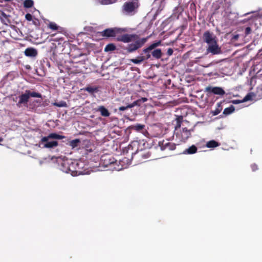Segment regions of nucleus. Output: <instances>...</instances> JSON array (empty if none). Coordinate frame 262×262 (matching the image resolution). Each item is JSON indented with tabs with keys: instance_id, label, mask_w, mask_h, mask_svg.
<instances>
[{
	"instance_id": "f8f14e48",
	"label": "nucleus",
	"mask_w": 262,
	"mask_h": 262,
	"mask_svg": "<svg viewBox=\"0 0 262 262\" xmlns=\"http://www.w3.org/2000/svg\"><path fill=\"white\" fill-rule=\"evenodd\" d=\"M101 163L104 167H107L109 165L114 164L116 162L114 158L110 155H104L101 156L100 159Z\"/></svg>"
},
{
	"instance_id": "e433bc0d",
	"label": "nucleus",
	"mask_w": 262,
	"mask_h": 262,
	"mask_svg": "<svg viewBox=\"0 0 262 262\" xmlns=\"http://www.w3.org/2000/svg\"><path fill=\"white\" fill-rule=\"evenodd\" d=\"M252 30L251 28L249 27H247L246 28L245 30V36H247L251 33Z\"/></svg>"
},
{
	"instance_id": "423d86ee",
	"label": "nucleus",
	"mask_w": 262,
	"mask_h": 262,
	"mask_svg": "<svg viewBox=\"0 0 262 262\" xmlns=\"http://www.w3.org/2000/svg\"><path fill=\"white\" fill-rule=\"evenodd\" d=\"M139 6L138 0H133L124 3L122 7V10L123 13L132 14L138 9Z\"/></svg>"
},
{
	"instance_id": "a19ab883",
	"label": "nucleus",
	"mask_w": 262,
	"mask_h": 262,
	"mask_svg": "<svg viewBox=\"0 0 262 262\" xmlns=\"http://www.w3.org/2000/svg\"><path fill=\"white\" fill-rule=\"evenodd\" d=\"M183 118L182 116H178L176 119L177 123H181L183 121Z\"/></svg>"
},
{
	"instance_id": "f704fd0d",
	"label": "nucleus",
	"mask_w": 262,
	"mask_h": 262,
	"mask_svg": "<svg viewBox=\"0 0 262 262\" xmlns=\"http://www.w3.org/2000/svg\"><path fill=\"white\" fill-rule=\"evenodd\" d=\"M132 107H133V105H132L131 104H128L126 106H120V107H119L118 110L120 111H124L127 110V108H132Z\"/></svg>"
},
{
	"instance_id": "2f4dec72",
	"label": "nucleus",
	"mask_w": 262,
	"mask_h": 262,
	"mask_svg": "<svg viewBox=\"0 0 262 262\" xmlns=\"http://www.w3.org/2000/svg\"><path fill=\"white\" fill-rule=\"evenodd\" d=\"M1 18L2 22H3L6 25H7L8 23H10V20L8 19V16L4 12H2Z\"/></svg>"
},
{
	"instance_id": "7ed1b4c3",
	"label": "nucleus",
	"mask_w": 262,
	"mask_h": 262,
	"mask_svg": "<svg viewBox=\"0 0 262 262\" xmlns=\"http://www.w3.org/2000/svg\"><path fill=\"white\" fill-rule=\"evenodd\" d=\"M41 98V94L36 92H31L30 90H26L24 93H22L18 96V101L16 103V106L18 107L22 106L28 107V103L30 97Z\"/></svg>"
},
{
	"instance_id": "1a4fd4ad",
	"label": "nucleus",
	"mask_w": 262,
	"mask_h": 262,
	"mask_svg": "<svg viewBox=\"0 0 262 262\" xmlns=\"http://www.w3.org/2000/svg\"><path fill=\"white\" fill-rule=\"evenodd\" d=\"M177 145L168 141L162 140L158 143V147L161 151L174 150L176 148Z\"/></svg>"
},
{
	"instance_id": "393cba45",
	"label": "nucleus",
	"mask_w": 262,
	"mask_h": 262,
	"mask_svg": "<svg viewBox=\"0 0 262 262\" xmlns=\"http://www.w3.org/2000/svg\"><path fill=\"white\" fill-rule=\"evenodd\" d=\"M222 102H220L217 103V106L215 110L212 112V114L213 116H216L221 113L222 110Z\"/></svg>"
},
{
	"instance_id": "72a5a7b5",
	"label": "nucleus",
	"mask_w": 262,
	"mask_h": 262,
	"mask_svg": "<svg viewBox=\"0 0 262 262\" xmlns=\"http://www.w3.org/2000/svg\"><path fill=\"white\" fill-rule=\"evenodd\" d=\"M48 27L53 30H57L59 28V26H58L56 24L53 22L49 23Z\"/></svg>"
},
{
	"instance_id": "4468645a",
	"label": "nucleus",
	"mask_w": 262,
	"mask_h": 262,
	"mask_svg": "<svg viewBox=\"0 0 262 262\" xmlns=\"http://www.w3.org/2000/svg\"><path fill=\"white\" fill-rule=\"evenodd\" d=\"M205 91L209 93H212L215 95H224L225 94V91L221 87H211L207 86L205 89Z\"/></svg>"
},
{
	"instance_id": "8fccbe9b",
	"label": "nucleus",
	"mask_w": 262,
	"mask_h": 262,
	"mask_svg": "<svg viewBox=\"0 0 262 262\" xmlns=\"http://www.w3.org/2000/svg\"><path fill=\"white\" fill-rule=\"evenodd\" d=\"M36 102L37 103L39 102V101H38V100H36Z\"/></svg>"
},
{
	"instance_id": "37998d69",
	"label": "nucleus",
	"mask_w": 262,
	"mask_h": 262,
	"mask_svg": "<svg viewBox=\"0 0 262 262\" xmlns=\"http://www.w3.org/2000/svg\"><path fill=\"white\" fill-rule=\"evenodd\" d=\"M232 102L233 103V104H239L241 102H243L242 101H241L239 100H232Z\"/></svg>"
},
{
	"instance_id": "412c9836",
	"label": "nucleus",
	"mask_w": 262,
	"mask_h": 262,
	"mask_svg": "<svg viewBox=\"0 0 262 262\" xmlns=\"http://www.w3.org/2000/svg\"><path fill=\"white\" fill-rule=\"evenodd\" d=\"M198 151V148L195 145H192L188 148L185 149L182 152L184 155H193Z\"/></svg>"
},
{
	"instance_id": "4be33fe9",
	"label": "nucleus",
	"mask_w": 262,
	"mask_h": 262,
	"mask_svg": "<svg viewBox=\"0 0 262 262\" xmlns=\"http://www.w3.org/2000/svg\"><path fill=\"white\" fill-rule=\"evenodd\" d=\"M152 57L156 59H160L162 55L161 50L160 49H155L151 52Z\"/></svg>"
},
{
	"instance_id": "ea45409f",
	"label": "nucleus",
	"mask_w": 262,
	"mask_h": 262,
	"mask_svg": "<svg viewBox=\"0 0 262 262\" xmlns=\"http://www.w3.org/2000/svg\"><path fill=\"white\" fill-rule=\"evenodd\" d=\"M251 167L252 171H255L258 169V166L256 164H252L251 165Z\"/></svg>"
},
{
	"instance_id": "f03ea898",
	"label": "nucleus",
	"mask_w": 262,
	"mask_h": 262,
	"mask_svg": "<svg viewBox=\"0 0 262 262\" xmlns=\"http://www.w3.org/2000/svg\"><path fill=\"white\" fill-rule=\"evenodd\" d=\"M64 138H66V137L64 136L57 134L55 133H52L49 134L47 136L42 137L40 140V143L43 144V147L45 148H53L58 145V142L57 141H51L50 140H60Z\"/></svg>"
},
{
	"instance_id": "a211bd4d",
	"label": "nucleus",
	"mask_w": 262,
	"mask_h": 262,
	"mask_svg": "<svg viewBox=\"0 0 262 262\" xmlns=\"http://www.w3.org/2000/svg\"><path fill=\"white\" fill-rule=\"evenodd\" d=\"M63 39H65V37L63 36L58 33H54L50 36V41H53V42L57 41H62Z\"/></svg>"
},
{
	"instance_id": "7c9ffc66",
	"label": "nucleus",
	"mask_w": 262,
	"mask_h": 262,
	"mask_svg": "<svg viewBox=\"0 0 262 262\" xmlns=\"http://www.w3.org/2000/svg\"><path fill=\"white\" fill-rule=\"evenodd\" d=\"M34 4V2L32 0H25L24 3V6L26 8H31Z\"/></svg>"
},
{
	"instance_id": "2eb2a0df",
	"label": "nucleus",
	"mask_w": 262,
	"mask_h": 262,
	"mask_svg": "<svg viewBox=\"0 0 262 262\" xmlns=\"http://www.w3.org/2000/svg\"><path fill=\"white\" fill-rule=\"evenodd\" d=\"M24 54L25 56L29 57H35L37 54L38 52L36 49L34 48L30 47L27 48L24 51Z\"/></svg>"
},
{
	"instance_id": "5701e85b",
	"label": "nucleus",
	"mask_w": 262,
	"mask_h": 262,
	"mask_svg": "<svg viewBox=\"0 0 262 262\" xmlns=\"http://www.w3.org/2000/svg\"><path fill=\"white\" fill-rule=\"evenodd\" d=\"M147 101V99L146 98L142 97L133 102L132 103H131V105H133V107L137 105L140 106L142 103L145 102Z\"/></svg>"
},
{
	"instance_id": "a878e982",
	"label": "nucleus",
	"mask_w": 262,
	"mask_h": 262,
	"mask_svg": "<svg viewBox=\"0 0 262 262\" xmlns=\"http://www.w3.org/2000/svg\"><path fill=\"white\" fill-rule=\"evenodd\" d=\"M80 143V140L79 139H76L71 141H69L68 144L73 148L76 147Z\"/></svg>"
},
{
	"instance_id": "58836bf2",
	"label": "nucleus",
	"mask_w": 262,
	"mask_h": 262,
	"mask_svg": "<svg viewBox=\"0 0 262 262\" xmlns=\"http://www.w3.org/2000/svg\"><path fill=\"white\" fill-rule=\"evenodd\" d=\"M25 18L28 21L32 20L33 19L32 15L30 13L26 14L25 15Z\"/></svg>"
},
{
	"instance_id": "a18cd8bd",
	"label": "nucleus",
	"mask_w": 262,
	"mask_h": 262,
	"mask_svg": "<svg viewBox=\"0 0 262 262\" xmlns=\"http://www.w3.org/2000/svg\"><path fill=\"white\" fill-rule=\"evenodd\" d=\"M18 99V97H16L15 98H13V101L15 102H17L18 101H17V100Z\"/></svg>"
},
{
	"instance_id": "ddd939ff",
	"label": "nucleus",
	"mask_w": 262,
	"mask_h": 262,
	"mask_svg": "<svg viewBox=\"0 0 262 262\" xmlns=\"http://www.w3.org/2000/svg\"><path fill=\"white\" fill-rule=\"evenodd\" d=\"M69 43L68 41L63 39L62 41H57L52 43L51 49H54V53L58 51V49H61L62 51L63 50V47L67 45H69Z\"/></svg>"
},
{
	"instance_id": "4c0bfd02",
	"label": "nucleus",
	"mask_w": 262,
	"mask_h": 262,
	"mask_svg": "<svg viewBox=\"0 0 262 262\" xmlns=\"http://www.w3.org/2000/svg\"><path fill=\"white\" fill-rule=\"evenodd\" d=\"M252 98V96L250 94H247L245 97L243 99V100H242V102H246V101H247L248 100H251Z\"/></svg>"
},
{
	"instance_id": "49530a36",
	"label": "nucleus",
	"mask_w": 262,
	"mask_h": 262,
	"mask_svg": "<svg viewBox=\"0 0 262 262\" xmlns=\"http://www.w3.org/2000/svg\"><path fill=\"white\" fill-rule=\"evenodd\" d=\"M100 3L103 4V5H106V4H107L108 3H106V2H103V1L102 0Z\"/></svg>"
},
{
	"instance_id": "de8ad7c7",
	"label": "nucleus",
	"mask_w": 262,
	"mask_h": 262,
	"mask_svg": "<svg viewBox=\"0 0 262 262\" xmlns=\"http://www.w3.org/2000/svg\"><path fill=\"white\" fill-rule=\"evenodd\" d=\"M3 141V138H0V142H2Z\"/></svg>"
},
{
	"instance_id": "c9c22d12",
	"label": "nucleus",
	"mask_w": 262,
	"mask_h": 262,
	"mask_svg": "<svg viewBox=\"0 0 262 262\" xmlns=\"http://www.w3.org/2000/svg\"><path fill=\"white\" fill-rule=\"evenodd\" d=\"M32 24L36 27H39L40 26V21L37 18H33L32 19Z\"/></svg>"
},
{
	"instance_id": "b1692460",
	"label": "nucleus",
	"mask_w": 262,
	"mask_h": 262,
	"mask_svg": "<svg viewBox=\"0 0 262 262\" xmlns=\"http://www.w3.org/2000/svg\"><path fill=\"white\" fill-rule=\"evenodd\" d=\"M220 145V143L215 140H210L207 142L206 147L208 148H215Z\"/></svg>"
},
{
	"instance_id": "f3484780",
	"label": "nucleus",
	"mask_w": 262,
	"mask_h": 262,
	"mask_svg": "<svg viewBox=\"0 0 262 262\" xmlns=\"http://www.w3.org/2000/svg\"><path fill=\"white\" fill-rule=\"evenodd\" d=\"M181 140L185 142L191 136L190 130L186 127L183 128L181 133Z\"/></svg>"
},
{
	"instance_id": "6e6552de",
	"label": "nucleus",
	"mask_w": 262,
	"mask_h": 262,
	"mask_svg": "<svg viewBox=\"0 0 262 262\" xmlns=\"http://www.w3.org/2000/svg\"><path fill=\"white\" fill-rule=\"evenodd\" d=\"M147 39L143 38L138 39L134 43L129 44L126 48V50L129 53L135 52L142 47L146 41Z\"/></svg>"
},
{
	"instance_id": "473e14b6",
	"label": "nucleus",
	"mask_w": 262,
	"mask_h": 262,
	"mask_svg": "<svg viewBox=\"0 0 262 262\" xmlns=\"http://www.w3.org/2000/svg\"><path fill=\"white\" fill-rule=\"evenodd\" d=\"M53 105L54 106H56L57 107H67V103L65 101H61L59 102H54L53 103Z\"/></svg>"
},
{
	"instance_id": "20e7f679",
	"label": "nucleus",
	"mask_w": 262,
	"mask_h": 262,
	"mask_svg": "<svg viewBox=\"0 0 262 262\" xmlns=\"http://www.w3.org/2000/svg\"><path fill=\"white\" fill-rule=\"evenodd\" d=\"M127 31L126 28H111L104 30L103 31L99 32L102 37H117L119 34H121L122 32Z\"/></svg>"
},
{
	"instance_id": "aec40b11",
	"label": "nucleus",
	"mask_w": 262,
	"mask_h": 262,
	"mask_svg": "<svg viewBox=\"0 0 262 262\" xmlns=\"http://www.w3.org/2000/svg\"><path fill=\"white\" fill-rule=\"evenodd\" d=\"M70 159L63 160L61 163L60 169L65 173H69V161Z\"/></svg>"
},
{
	"instance_id": "dca6fc26",
	"label": "nucleus",
	"mask_w": 262,
	"mask_h": 262,
	"mask_svg": "<svg viewBox=\"0 0 262 262\" xmlns=\"http://www.w3.org/2000/svg\"><path fill=\"white\" fill-rule=\"evenodd\" d=\"M96 112H99L101 115L103 117H109L111 113L103 105L99 106L95 108Z\"/></svg>"
},
{
	"instance_id": "c85d7f7f",
	"label": "nucleus",
	"mask_w": 262,
	"mask_h": 262,
	"mask_svg": "<svg viewBox=\"0 0 262 262\" xmlns=\"http://www.w3.org/2000/svg\"><path fill=\"white\" fill-rule=\"evenodd\" d=\"M130 61L135 64H140L144 61L143 57L142 56H138L136 58L130 59Z\"/></svg>"
},
{
	"instance_id": "9d476101",
	"label": "nucleus",
	"mask_w": 262,
	"mask_h": 262,
	"mask_svg": "<svg viewBox=\"0 0 262 262\" xmlns=\"http://www.w3.org/2000/svg\"><path fill=\"white\" fill-rule=\"evenodd\" d=\"M138 38V36L136 34H125L122 35L118 36L116 40L118 41H121L124 43H128Z\"/></svg>"
},
{
	"instance_id": "c756f323",
	"label": "nucleus",
	"mask_w": 262,
	"mask_h": 262,
	"mask_svg": "<svg viewBox=\"0 0 262 262\" xmlns=\"http://www.w3.org/2000/svg\"><path fill=\"white\" fill-rule=\"evenodd\" d=\"M85 91L86 92L93 94L94 93H97L98 92V88L97 87H92V86H88L85 88Z\"/></svg>"
},
{
	"instance_id": "6ab92c4d",
	"label": "nucleus",
	"mask_w": 262,
	"mask_h": 262,
	"mask_svg": "<svg viewBox=\"0 0 262 262\" xmlns=\"http://www.w3.org/2000/svg\"><path fill=\"white\" fill-rule=\"evenodd\" d=\"M129 128L132 130L140 133H143L145 130V125L139 123L132 125L129 126Z\"/></svg>"
},
{
	"instance_id": "39448f33",
	"label": "nucleus",
	"mask_w": 262,
	"mask_h": 262,
	"mask_svg": "<svg viewBox=\"0 0 262 262\" xmlns=\"http://www.w3.org/2000/svg\"><path fill=\"white\" fill-rule=\"evenodd\" d=\"M69 173L73 176H76L82 174V163L76 160L70 159Z\"/></svg>"
},
{
	"instance_id": "79ce46f5",
	"label": "nucleus",
	"mask_w": 262,
	"mask_h": 262,
	"mask_svg": "<svg viewBox=\"0 0 262 262\" xmlns=\"http://www.w3.org/2000/svg\"><path fill=\"white\" fill-rule=\"evenodd\" d=\"M173 52V50L171 48H169L167 50V54L168 55H171Z\"/></svg>"
},
{
	"instance_id": "f257e3e1",
	"label": "nucleus",
	"mask_w": 262,
	"mask_h": 262,
	"mask_svg": "<svg viewBox=\"0 0 262 262\" xmlns=\"http://www.w3.org/2000/svg\"><path fill=\"white\" fill-rule=\"evenodd\" d=\"M203 39L208 45L207 51L208 53H211L213 55L222 53L221 49L217 44L216 37L213 33L209 31L205 32L203 35Z\"/></svg>"
},
{
	"instance_id": "c03bdc74",
	"label": "nucleus",
	"mask_w": 262,
	"mask_h": 262,
	"mask_svg": "<svg viewBox=\"0 0 262 262\" xmlns=\"http://www.w3.org/2000/svg\"><path fill=\"white\" fill-rule=\"evenodd\" d=\"M181 123H177L176 126L175 127L176 129H177V128H180L181 127Z\"/></svg>"
},
{
	"instance_id": "bb28decb",
	"label": "nucleus",
	"mask_w": 262,
	"mask_h": 262,
	"mask_svg": "<svg viewBox=\"0 0 262 262\" xmlns=\"http://www.w3.org/2000/svg\"><path fill=\"white\" fill-rule=\"evenodd\" d=\"M235 110V107L233 105H231L230 106L227 107L224 109L223 111V114L225 115H228L234 112Z\"/></svg>"
},
{
	"instance_id": "0eeeda50",
	"label": "nucleus",
	"mask_w": 262,
	"mask_h": 262,
	"mask_svg": "<svg viewBox=\"0 0 262 262\" xmlns=\"http://www.w3.org/2000/svg\"><path fill=\"white\" fill-rule=\"evenodd\" d=\"M132 158H136L139 160L140 162L146 161L151 156V152L148 149L137 150L136 152H132Z\"/></svg>"
},
{
	"instance_id": "09e8293b",
	"label": "nucleus",
	"mask_w": 262,
	"mask_h": 262,
	"mask_svg": "<svg viewBox=\"0 0 262 262\" xmlns=\"http://www.w3.org/2000/svg\"><path fill=\"white\" fill-rule=\"evenodd\" d=\"M237 37H238V36H237H237H234V38H237Z\"/></svg>"
},
{
	"instance_id": "cd10ccee",
	"label": "nucleus",
	"mask_w": 262,
	"mask_h": 262,
	"mask_svg": "<svg viewBox=\"0 0 262 262\" xmlns=\"http://www.w3.org/2000/svg\"><path fill=\"white\" fill-rule=\"evenodd\" d=\"M116 49V46L112 43H108L107 45L105 48H104V51L105 52H110V51H113Z\"/></svg>"
},
{
	"instance_id": "9b49d317",
	"label": "nucleus",
	"mask_w": 262,
	"mask_h": 262,
	"mask_svg": "<svg viewBox=\"0 0 262 262\" xmlns=\"http://www.w3.org/2000/svg\"><path fill=\"white\" fill-rule=\"evenodd\" d=\"M161 44V41H158L157 42L153 43L151 44L146 49H143V53L145 55L144 56H142L144 60H148L151 57V51L156 48L157 47L159 46Z\"/></svg>"
}]
</instances>
